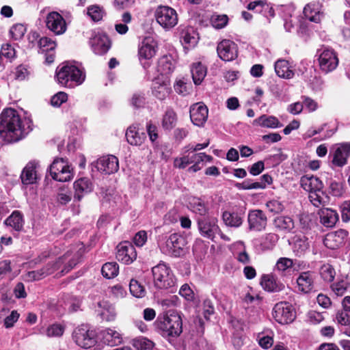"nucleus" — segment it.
<instances>
[{
    "label": "nucleus",
    "mask_w": 350,
    "mask_h": 350,
    "mask_svg": "<svg viewBox=\"0 0 350 350\" xmlns=\"http://www.w3.org/2000/svg\"><path fill=\"white\" fill-rule=\"evenodd\" d=\"M39 46L42 53L53 52L56 47V43L49 38L42 37L39 40Z\"/></svg>",
    "instance_id": "nucleus-47"
},
{
    "label": "nucleus",
    "mask_w": 350,
    "mask_h": 350,
    "mask_svg": "<svg viewBox=\"0 0 350 350\" xmlns=\"http://www.w3.org/2000/svg\"><path fill=\"white\" fill-rule=\"evenodd\" d=\"M19 313L16 310H12L11 314L4 319V326L5 328H11L18 320Z\"/></svg>",
    "instance_id": "nucleus-63"
},
{
    "label": "nucleus",
    "mask_w": 350,
    "mask_h": 350,
    "mask_svg": "<svg viewBox=\"0 0 350 350\" xmlns=\"http://www.w3.org/2000/svg\"><path fill=\"white\" fill-rule=\"evenodd\" d=\"M131 293L135 297L142 298L146 295L144 287L136 280H131L129 284Z\"/></svg>",
    "instance_id": "nucleus-46"
},
{
    "label": "nucleus",
    "mask_w": 350,
    "mask_h": 350,
    "mask_svg": "<svg viewBox=\"0 0 350 350\" xmlns=\"http://www.w3.org/2000/svg\"><path fill=\"white\" fill-rule=\"evenodd\" d=\"M189 164H191L190 161V154L182 157H177L174 161V166L179 169H184Z\"/></svg>",
    "instance_id": "nucleus-61"
},
{
    "label": "nucleus",
    "mask_w": 350,
    "mask_h": 350,
    "mask_svg": "<svg viewBox=\"0 0 350 350\" xmlns=\"http://www.w3.org/2000/svg\"><path fill=\"white\" fill-rule=\"evenodd\" d=\"M300 267V263L297 262V260L293 261L292 259L286 258V276L294 273H298Z\"/></svg>",
    "instance_id": "nucleus-54"
},
{
    "label": "nucleus",
    "mask_w": 350,
    "mask_h": 350,
    "mask_svg": "<svg viewBox=\"0 0 350 350\" xmlns=\"http://www.w3.org/2000/svg\"><path fill=\"white\" fill-rule=\"evenodd\" d=\"M350 157V142L336 144L329 151V158L331 163L336 167H343L347 163Z\"/></svg>",
    "instance_id": "nucleus-8"
},
{
    "label": "nucleus",
    "mask_w": 350,
    "mask_h": 350,
    "mask_svg": "<svg viewBox=\"0 0 350 350\" xmlns=\"http://www.w3.org/2000/svg\"><path fill=\"white\" fill-rule=\"evenodd\" d=\"M219 57L224 61L230 62L238 56L237 45L230 40H223L217 47Z\"/></svg>",
    "instance_id": "nucleus-14"
},
{
    "label": "nucleus",
    "mask_w": 350,
    "mask_h": 350,
    "mask_svg": "<svg viewBox=\"0 0 350 350\" xmlns=\"http://www.w3.org/2000/svg\"><path fill=\"white\" fill-rule=\"evenodd\" d=\"M31 130L30 122L27 120H22L16 110L8 108L0 114V137L5 142H16Z\"/></svg>",
    "instance_id": "nucleus-1"
},
{
    "label": "nucleus",
    "mask_w": 350,
    "mask_h": 350,
    "mask_svg": "<svg viewBox=\"0 0 350 350\" xmlns=\"http://www.w3.org/2000/svg\"><path fill=\"white\" fill-rule=\"evenodd\" d=\"M126 138L132 146H141L146 139L144 132H139L135 125L130 126L126 132Z\"/></svg>",
    "instance_id": "nucleus-28"
},
{
    "label": "nucleus",
    "mask_w": 350,
    "mask_h": 350,
    "mask_svg": "<svg viewBox=\"0 0 350 350\" xmlns=\"http://www.w3.org/2000/svg\"><path fill=\"white\" fill-rule=\"evenodd\" d=\"M296 317L297 313L294 306L286 302V324L293 323Z\"/></svg>",
    "instance_id": "nucleus-62"
},
{
    "label": "nucleus",
    "mask_w": 350,
    "mask_h": 350,
    "mask_svg": "<svg viewBox=\"0 0 350 350\" xmlns=\"http://www.w3.org/2000/svg\"><path fill=\"white\" fill-rule=\"evenodd\" d=\"M189 113L193 124L198 126H202L208 118V110L202 103H197L190 107Z\"/></svg>",
    "instance_id": "nucleus-17"
},
{
    "label": "nucleus",
    "mask_w": 350,
    "mask_h": 350,
    "mask_svg": "<svg viewBox=\"0 0 350 350\" xmlns=\"http://www.w3.org/2000/svg\"><path fill=\"white\" fill-rule=\"evenodd\" d=\"M64 327L60 324H53L48 327L46 334L49 337H59L63 335Z\"/></svg>",
    "instance_id": "nucleus-53"
},
{
    "label": "nucleus",
    "mask_w": 350,
    "mask_h": 350,
    "mask_svg": "<svg viewBox=\"0 0 350 350\" xmlns=\"http://www.w3.org/2000/svg\"><path fill=\"white\" fill-rule=\"evenodd\" d=\"M158 49L157 42L152 37H146L143 39L138 47V57L140 62L144 68L148 66V64L143 63V60H149L152 59L157 53Z\"/></svg>",
    "instance_id": "nucleus-12"
},
{
    "label": "nucleus",
    "mask_w": 350,
    "mask_h": 350,
    "mask_svg": "<svg viewBox=\"0 0 350 350\" xmlns=\"http://www.w3.org/2000/svg\"><path fill=\"white\" fill-rule=\"evenodd\" d=\"M52 178L59 182L69 181L72 178V173L68 162L62 158L55 159L50 165Z\"/></svg>",
    "instance_id": "nucleus-9"
},
{
    "label": "nucleus",
    "mask_w": 350,
    "mask_h": 350,
    "mask_svg": "<svg viewBox=\"0 0 350 350\" xmlns=\"http://www.w3.org/2000/svg\"><path fill=\"white\" fill-rule=\"evenodd\" d=\"M266 205L269 211L273 214H280L284 208L282 202L275 200L268 202Z\"/></svg>",
    "instance_id": "nucleus-56"
},
{
    "label": "nucleus",
    "mask_w": 350,
    "mask_h": 350,
    "mask_svg": "<svg viewBox=\"0 0 350 350\" xmlns=\"http://www.w3.org/2000/svg\"><path fill=\"white\" fill-rule=\"evenodd\" d=\"M87 14L92 21L97 22L103 18L105 12L103 7L98 5H92L88 8Z\"/></svg>",
    "instance_id": "nucleus-41"
},
{
    "label": "nucleus",
    "mask_w": 350,
    "mask_h": 350,
    "mask_svg": "<svg viewBox=\"0 0 350 350\" xmlns=\"http://www.w3.org/2000/svg\"><path fill=\"white\" fill-rule=\"evenodd\" d=\"M341 213V218L343 222H349L350 221V200L343 202L340 206Z\"/></svg>",
    "instance_id": "nucleus-58"
},
{
    "label": "nucleus",
    "mask_w": 350,
    "mask_h": 350,
    "mask_svg": "<svg viewBox=\"0 0 350 350\" xmlns=\"http://www.w3.org/2000/svg\"><path fill=\"white\" fill-rule=\"evenodd\" d=\"M247 221L250 230L261 231L266 228L267 217L261 210H252L248 213Z\"/></svg>",
    "instance_id": "nucleus-16"
},
{
    "label": "nucleus",
    "mask_w": 350,
    "mask_h": 350,
    "mask_svg": "<svg viewBox=\"0 0 350 350\" xmlns=\"http://www.w3.org/2000/svg\"><path fill=\"white\" fill-rule=\"evenodd\" d=\"M243 215L241 212L225 211L222 213L221 219L226 226L237 228L243 224Z\"/></svg>",
    "instance_id": "nucleus-24"
},
{
    "label": "nucleus",
    "mask_w": 350,
    "mask_h": 350,
    "mask_svg": "<svg viewBox=\"0 0 350 350\" xmlns=\"http://www.w3.org/2000/svg\"><path fill=\"white\" fill-rule=\"evenodd\" d=\"M46 25L56 35L63 34L67 29L64 18L57 12H51L47 14Z\"/></svg>",
    "instance_id": "nucleus-15"
},
{
    "label": "nucleus",
    "mask_w": 350,
    "mask_h": 350,
    "mask_svg": "<svg viewBox=\"0 0 350 350\" xmlns=\"http://www.w3.org/2000/svg\"><path fill=\"white\" fill-rule=\"evenodd\" d=\"M330 193L336 197H340L344 193L343 183L333 180L329 185Z\"/></svg>",
    "instance_id": "nucleus-57"
},
{
    "label": "nucleus",
    "mask_w": 350,
    "mask_h": 350,
    "mask_svg": "<svg viewBox=\"0 0 350 350\" xmlns=\"http://www.w3.org/2000/svg\"><path fill=\"white\" fill-rule=\"evenodd\" d=\"M85 74L77 66L66 63L56 70V78L58 83L66 87H72L73 83L81 84L85 80Z\"/></svg>",
    "instance_id": "nucleus-3"
},
{
    "label": "nucleus",
    "mask_w": 350,
    "mask_h": 350,
    "mask_svg": "<svg viewBox=\"0 0 350 350\" xmlns=\"http://www.w3.org/2000/svg\"><path fill=\"white\" fill-rule=\"evenodd\" d=\"M288 242L297 256H301L308 249V238L303 234H295L288 238Z\"/></svg>",
    "instance_id": "nucleus-22"
},
{
    "label": "nucleus",
    "mask_w": 350,
    "mask_h": 350,
    "mask_svg": "<svg viewBox=\"0 0 350 350\" xmlns=\"http://www.w3.org/2000/svg\"><path fill=\"white\" fill-rule=\"evenodd\" d=\"M301 187L309 193L312 191H321L323 188V183L322 181L313 175H304L300 179Z\"/></svg>",
    "instance_id": "nucleus-23"
},
{
    "label": "nucleus",
    "mask_w": 350,
    "mask_h": 350,
    "mask_svg": "<svg viewBox=\"0 0 350 350\" xmlns=\"http://www.w3.org/2000/svg\"><path fill=\"white\" fill-rule=\"evenodd\" d=\"M188 206L195 213L205 217L208 211V208L205 202L197 197L188 198Z\"/></svg>",
    "instance_id": "nucleus-30"
},
{
    "label": "nucleus",
    "mask_w": 350,
    "mask_h": 350,
    "mask_svg": "<svg viewBox=\"0 0 350 350\" xmlns=\"http://www.w3.org/2000/svg\"><path fill=\"white\" fill-rule=\"evenodd\" d=\"M68 95L65 92H59L52 96L51 103L54 107H59L67 100Z\"/></svg>",
    "instance_id": "nucleus-60"
},
{
    "label": "nucleus",
    "mask_w": 350,
    "mask_h": 350,
    "mask_svg": "<svg viewBox=\"0 0 350 350\" xmlns=\"http://www.w3.org/2000/svg\"><path fill=\"white\" fill-rule=\"evenodd\" d=\"M154 325L163 336L177 338L183 332L182 317L174 310H170L162 316H159Z\"/></svg>",
    "instance_id": "nucleus-2"
},
{
    "label": "nucleus",
    "mask_w": 350,
    "mask_h": 350,
    "mask_svg": "<svg viewBox=\"0 0 350 350\" xmlns=\"http://www.w3.org/2000/svg\"><path fill=\"white\" fill-rule=\"evenodd\" d=\"M317 53L319 55V66L323 72L327 74L337 68L339 59L333 49L323 45L321 49H317Z\"/></svg>",
    "instance_id": "nucleus-6"
},
{
    "label": "nucleus",
    "mask_w": 350,
    "mask_h": 350,
    "mask_svg": "<svg viewBox=\"0 0 350 350\" xmlns=\"http://www.w3.org/2000/svg\"><path fill=\"white\" fill-rule=\"evenodd\" d=\"M191 72L193 83L200 85L206 75L207 69L201 62H196L191 65Z\"/></svg>",
    "instance_id": "nucleus-31"
},
{
    "label": "nucleus",
    "mask_w": 350,
    "mask_h": 350,
    "mask_svg": "<svg viewBox=\"0 0 350 350\" xmlns=\"http://www.w3.org/2000/svg\"><path fill=\"white\" fill-rule=\"evenodd\" d=\"M134 246L129 242L120 243L117 247L116 258L124 264H130L136 259Z\"/></svg>",
    "instance_id": "nucleus-18"
},
{
    "label": "nucleus",
    "mask_w": 350,
    "mask_h": 350,
    "mask_svg": "<svg viewBox=\"0 0 350 350\" xmlns=\"http://www.w3.org/2000/svg\"><path fill=\"white\" fill-rule=\"evenodd\" d=\"M228 22V18L226 14H213L211 18V23L215 29L224 28L227 25Z\"/></svg>",
    "instance_id": "nucleus-51"
},
{
    "label": "nucleus",
    "mask_w": 350,
    "mask_h": 350,
    "mask_svg": "<svg viewBox=\"0 0 350 350\" xmlns=\"http://www.w3.org/2000/svg\"><path fill=\"white\" fill-rule=\"evenodd\" d=\"M154 16L157 23L166 30L173 28L178 23L176 11L167 5H159L154 11Z\"/></svg>",
    "instance_id": "nucleus-7"
},
{
    "label": "nucleus",
    "mask_w": 350,
    "mask_h": 350,
    "mask_svg": "<svg viewBox=\"0 0 350 350\" xmlns=\"http://www.w3.org/2000/svg\"><path fill=\"white\" fill-rule=\"evenodd\" d=\"M73 338L79 347L89 349L96 343V333L86 325L77 327L73 332Z\"/></svg>",
    "instance_id": "nucleus-10"
},
{
    "label": "nucleus",
    "mask_w": 350,
    "mask_h": 350,
    "mask_svg": "<svg viewBox=\"0 0 350 350\" xmlns=\"http://www.w3.org/2000/svg\"><path fill=\"white\" fill-rule=\"evenodd\" d=\"M185 245V239L179 234L174 233L167 239L163 250L168 255L179 257L183 254Z\"/></svg>",
    "instance_id": "nucleus-13"
},
{
    "label": "nucleus",
    "mask_w": 350,
    "mask_h": 350,
    "mask_svg": "<svg viewBox=\"0 0 350 350\" xmlns=\"http://www.w3.org/2000/svg\"><path fill=\"white\" fill-rule=\"evenodd\" d=\"M176 113L173 109H168L163 117L162 126L165 130L170 131L176 126Z\"/></svg>",
    "instance_id": "nucleus-35"
},
{
    "label": "nucleus",
    "mask_w": 350,
    "mask_h": 350,
    "mask_svg": "<svg viewBox=\"0 0 350 350\" xmlns=\"http://www.w3.org/2000/svg\"><path fill=\"white\" fill-rule=\"evenodd\" d=\"M321 278L326 282H332L336 276V271L334 267L329 263L322 265L319 269Z\"/></svg>",
    "instance_id": "nucleus-36"
},
{
    "label": "nucleus",
    "mask_w": 350,
    "mask_h": 350,
    "mask_svg": "<svg viewBox=\"0 0 350 350\" xmlns=\"http://www.w3.org/2000/svg\"><path fill=\"white\" fill-rule=\"evenodd\" d=\"M36 167L37 163L35 161H30L26 165L21 175L23 184L30 185L35 183L37 178Z\"/></svg>",
    "instance_id": "nucleus-29"
},
{
    "label": "nucleus",
    "mask_w": 350,
    "mask_h": 350,
    "mask_svg": "<svg viewBox=\"0 0 350 350\" xmlns=\"http://www.w3.org/2000/svg\"><path fill=\"white\" fill-rule=\"evenodd\" d=\"M197 221L199 231L204 237L213 240L215 234L219 233L223 240L226 241H230V239L220 230L217 225L218 220L216 217L205 216L198 219Z\"/></svg>",
    "instance_id": "nucleus-5"
},
{
    "label": "nucleus",
    "mask_w": 350,
    "mask_h": 350,
    "mask_svg": "<svg viewBox=\"0 0 350 350\" xmlns=\"http://www.w3.org/2000/svg\"><path fill=\"white\" fill-rule=\"evenodd\" d=\"M350 287V284L344 280H341L331 285L332 290L337 296H342Z\"/></svg>",
    "instance_id": "nucleus-49"
},
{
    "label": "nucleus",
    "mask_w": 350,
    "mask_h": 350,
    "mask_svg": "<svg viewBox=\"0 0 350 350\" xmlns=\"http://www.w3.org/2000/svg\"><path fill=\"white\" fill-rule=\"evenodd\" d=\"M299 224L304 230H308L316 226L317 223L314 215L303 213L299 216Z\"/></svg>",
    "instance_id": "nucleus-40"
},
{
    "label": "nucleus",
    "mask_w": 350,
    "mask_h": 350,
    "mask_svg": "<svg viewBox=\"0 0 350 350\" xmlns=\"http://www.w3.org/2000/svg\"><path fill=\"white\" fill-rule=\"evenodd\" d=\"M304 14L305 17L311 22L319 23L320 11L319 4L316 3H309L304 8Z\"/></svg>",
    "instance_id": "nucleus-33"
},
{
    "label": "nucleus",
    "mask_w": 350,
    "mask_h": 350,
    "mask_svg": "<svg viewBox=\"0 0 350 350\" xmlns=\"http://www.w3.org/2000/svg\"><path fill=\"white\" fill-rule=\"evenodd\" d=\"M100 306L103 308L100 312L101 317L106 321H114L116 317V312L113 306L107 302H103Z\"/></svg>",
    "instance_id": "nucleus-39"
},
{
    "label": "nucleus",
    "mask_w": 350,
    "mask_h": 350,
    "mask_svg": "<svg viewBox=\"0 0 350 350\" xmlns=\"http://www.w3.org/2000/svg\"><path fill=\"white\" fill-rule=\"evenodd\" d=\"M260 285L267 291L275 292L282 289V284H279L273 275H263L261 277Z\"/></svg>",
    "instance_id": "nucleus-32"
},
{
    "label": "nucleus",
    "mask_w": 350,
    "mask_h": 350,
    "mask_svg": "<svg viewBox=\"0 0 350 350\" xmlns=\"http://www.w3.org/2000/svg\"><path fill=\"white\" fill-rule=\"evenodd\" d=\"M320 222L326 228H333L339 221V215L336 210L325 208L319 213Z\"/></svg>",
    "instance_id": "nucleus-26"
},
{
    "label": "nucleus",
    "mask_w": 350,
    "mask_h": 350,
    "mask_svg": "<svg viewBox=\"0 0 350 350\" xmlns=\"http://www.w3.org/2000/svg\"><path fill=\"white\" fill-rule=\"evenodd\" d=\"M118 265L116 262H107L103 265L101 271L103 275L108 279L116 277L118 273Z\"/></svg>",
    "instance_id": "nucleus-42"
},
{
    "label": "nucleus",
    "mask_w": 350,
    "mask_h": 350,
    "mask_svg": "<svg viewBox=\"0 0 350 350\" xmlns=\"http://www.w3.org/2000/svg\"><path fill=\"white\" fill-rule=\"evenodd\" d=\"M77 259H72L70 260L68 265L65 266V267L62 270V273L63 274L68 273L70 270H71L79 262V258L81 257L85 252V247L83 243H79L77 245Z\"/></svg>",
    "instance_id": "nucleus-48"
},
{
    "label": "nucleus",
    "mask_w": 350,
    "mask_h": 350,
    "mask_svg": "<svg viewBox=\"0 0 350 350\" xmlns=\"http://www.w3.org/2000/svg\"><path fill=\"white\" fill-rule=\"evenodd\" d=\"M323 196L324 193L322 190L321 191H314L309 193V199L314 206L319 207L320 206H324L326 202Z\"/></svg>",
    "instance_id": "nucleus-52"
},
{
    "label": "nucleus",
    "mask_w": 350,
    "mask_h": 350,
    "mask_svg": "<svg viewBox=\"0 0 350 350\" xmlns=\"http://www.w3.org/2000/svg\"><path fill=\"white\" fill-rule=\"evenodd\" d=\"M171 92L172 89L168 81H161L158 79L152 83V94L159 100L165 99Z\"/></svg>",
    "instance_id": "nucleus-27"
},
{
    "label": "nucleus",
    "mask_w": 350,
    "mask_h": 350,
    "mask_svg": "<svg viewBox=\"0 0 350 350\" xmlns=\"http://www.w3.org/2000/svg\"><path fill=\"white\" fill-rule=\"evenodd\" d=\"M132 345L137 350H152L154 347V343L144 337L133 339Z\"/></svg>",
    "instance_id": "nucleus-43"
},
{
    "label": "nucleus",
    "mask_w": 350,
    "mask_h": 350,
    "mask_svg": "<svg viewBox=\"0 0 350 350\" xmlns=\"http://www.w3.org/2000/svg\"><path fill=\"white\" fill-rule=\"evenodd\" d=\"M273 317L280 324H284V304L283 302H279L275 305L273 310Z\"/></svg>",
    "instance_id": "nucleus-50"
},
{
    "label": "nucleus",
    "mask_w": 350,
    "mask_h": 350,
    "mask_svg": "<svg viewBox=\"0 0 350 350\" xmlns=\"http://www.w3.org/2000/svg\"><path fill=\"white\" fill-rule=\"evenodd\" d=\"M7 226L12 227L15 230L20 231L23 226L22 215L18 211H14L5 221Z\"/></svg>",
    "instance_id": "nucleus-37"
},
{
    "label": "nucleus",
    "mask_w": 350,
    "mask_h": 350,
    "mask_svg": "<svg viewBox=\"0 0 350 350\" xmlns=\"http://www.w3.org/2000/svg\"><path fill=\"white\" fill-rule=\"evenodd\" d=\"M315 274L312 271H305L299 274L296 279L299 290L304 293L311 292L314 287Z\"/></svg>",
    "instance_id": "nucleus-21"
},
{
    "label": "nucleus",
    "mask_w": 350,
    "mask_h": 350,
    "mask_svg": "<svg viewBox=\"0 0 350 350\" xmlns=\"http://www.w3.org/2000/svg\"><path fill=\"white\" fill-rule=\"evenodd\" d=\"M67 255L68 254L62 257H59L55 261L48 262L46 266L39 270L28 271L25 275L26 280L29 282L40 280L53 273L55 271L60 268L64 262V260Z\"/></svg>",
    "instance_id": "nucleus-11"
},
{
    "label": "nucleus",
    "mask_w": 350,
    "mask_h": 350,
    "mask_svg": "<svg viewBox=\"0 0 350 350\" xmlns=\"http://www.w3.org/2000/svg\"><path fill=\"white\" fill-rule=\"evenodd\" d=\"M103 339L109 346H116L122 342L121 334L116 330L108 328L103 331Z\"/></svg>",
    "instance_id": "nucleus-34"
},
{
    "label": "nucleus",
    "mask_w": 350,
    "mask_h": 350,
    "mask_svg": "<svg viewBox=\"0 0 350 350\" xmlns=\"http://www.w3.org/2000/svg\"><path fill=\"white\" fill-rule=\"evenodd\" d=\"M325 246L331 250H336L343 245L340 242V239L337 237L333 232L328 233L324 240Z\"/></svg>",
    "instance_id": "nucleus-44"
},
{
    "label": "nucleus",
    "mask_w": 350,
    "mask_h": 350,
    "mask_svg": "<svg viewBox=\"0 0 350 350\" xmlns=\"http://www.w3.org/2000/svg\"><path fill=\"white\" fill-rule=\"evenodd\" d=\"M154 284L157 288L167 289L175 285L174 275L165 264L160 263L152 269Z\"/></svg>",
    "instance_id": "nucleus-4"
},
{
    "label": "nucleus",
    "mask_w": 350,
    "mask_h": 350,
    "mask_svg": "<svg viewBox=\"0 0 350 350\" xmlns=\"http://www.w3.org/2000/svg\"><path fill=\"white\" fill-rule=\"evenodd\" d=\"M93 184L88 178H81L74 183L75 198L80 201L83 196L92 191Z\"/></svg>",
    "instance_id": "nucleus-25"
},
{
    "label": "nucleus",
    "mask_w": 350,
    "mask_h": 350,
    "mask_svg": "<svg viewBox=\"0 0 350 350\" xmlns=\"http://www.w3.org/2000/svg\"><path fill=\"white\" fill-rule=\"evenodd\" d=\"M254 124L268 128H275L278 126V120L273 116H267L262 115L254 120Z\"/></svg>",
    "instance_id": "nucleus-38"
},
{
    "label": "nucleus",
    "mask_w": 350,
    "mask_h": 350,
    "mask_svg": "<svg viewBox=\"0 0 350 350\" xmlns=\"http://www.w3.org/2000/svg\"><path fill=\"white\" fill-rule=\"evenodd\" d=\"M212 157L210 155H207L204 152L201 153H194L192 152L190 154V161L191 164H200L201 162L204 161H211Z\"/></svg>",
    "instance_id": "nucleus-55"
},
{
    "label": "nucleus",
    "mask_w": 350,
    "mask_h": 350,
    "mask_svg": "<svg viewBox=\"0 0 350 350\" xmlns=\"http://www.w3.org/2000/svg\"><path fill=\"white\" fill-rule=\"evenodd\" d=\"M26 31L25 27L21 24H16L10 29V33L15 40L21 39Z\"/></svg>",
    "instance_id": "nucleus-59"
},
{
    "label": "nucleus",
    "mask_w": 350,
    "mask_h": 350,
    "mask_svg": "<svg viewBox=\"0 0 350 350\" xmlns=\"http://www.w3.org/2000/svg\"><path fill=\"white\" fill-rule=\"evenodd\" d=\"M90 43L94 53L100 55L105 54L111 47L110 40L104 33L95 34Z\"/></svg>",
    "instance_id": "nucleus-20"
},
{
    "label": "nucleus",
    "mask_w": 350,
    "mask_h": 350,
    "mask_svg": "<svg viewBox=\"0 0 350 350\" xmlns=\"http://www.w3.org/2000/svg\"><path fill=\"white\" fill-rule=\"evenodd\" d=\"M159 71L162 75H168L174 70V65L167 56L162 57L158 62Z\"/></svg>",
    "instance_id": "nucleus-45"
},
{
    "label": "nucleus",
    "mask_w": 350,
    "mask_h": 350,
    "mask_svg": "<svg viewBox=\"0 0 350 350\" xmlns=\"http://www.w3.org/2000/svg\"><path fill=\"white\" fill-rule=\"evenodd\" d=\"M0 53L8 59H12L15 56V50L11 44L6 43L2 45Z\"/></svg>",
    "instance_id": "nucleus-64"
},
{
    "label": "nucleus",
    "mask_w": 350,
    "mask_h": 350,
    "mask_svg": "<svg viewBox=\"0 0 350 350\" xmlns=\"http://www.w3.org/2000/svg\"><path fill=\"white\" fill-rule=\"evenodd\" d=\"M96 167L100 172L113 174L119 169L118 159L113 155L103 156L96 161Z\"/></svg>",
    "instance_id": "nucleus-19"
}]
</instances>
